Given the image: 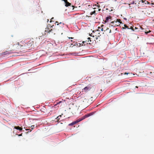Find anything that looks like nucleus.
<instances>
[{
	"label": "nucleus",
	"mask_w": 154,
	"mask_h": 154,
	"mask_svg": "<svg viewBox=\"0 0 154 154\" xmlns=\"http://www.w3.org/2000/svg\"><path fill=\"white\" fill-rule=\"evenodd\" d=\"M23 46V45H20L18 43H17L11 45V50L12 51H13L14 50H17L19 49H22V48Z\"/></svg>",
	"instance_id": "1"
},
{
	"label": "nucleus",
	"mask_w": 154,
	"mask_h": 154,
	"mask_svg": "<svg viewBox=\"0 0 154 154\" xmlns=\"http://www.w3.org/2000/svg\"><path fill=\"white\" fill-rule=\"evenodd\" d=\"M54 25L51 26L50 24H48L47 25V27L46 28L45 31L49 33H52L55 34V30L52 28H53V27Z\"/></svg>",
	"instance_id": "2"
},
{
	"label": "nucleus",
	"mask_w": 154,
	"mask_h": 154,
	"mask_svg": "<svg viewBox=\"0 0 154 154\" xmlns=\"http://www.w3.org/2000/svg\"><path fill=\"white\" fill-rule=\"evenodd\" d=\"M34 44V42L33 39L30 40L27 43H25L23 45L22 49H24L27 48H29Z\"/></svg>",
	"instance_id": "3"
},
{
	"label": "nucleus",
	"mask_w": 154,
	"mask_h": 154,
	"mask_svg": "<svg viewBox=\"0 0 154 154\" xmlns=\"http://www.w3.org/2000/svg\"><path fill=\"white\" fill-rule=\"evenodd\" d=\"M93 88H94V86H93L91 84H89L87 86L85 87L82 89V94H84V92L86 93L91 90V89Z\"/></svg>",
	"instance_id": "4"
},
{
	"label": "nucleus",
	"mask_w": 154,
	"mask_h": 154,
	"mask_svg": "<svg viewBox=\"0 0 154 154\" xmlns=\"http://www.w3.org/2000/svg\"><path fill=\"white\" fill-rule=\"evenodd\" d=\"M121 21V20L119 19H117L116 20L111 22V23L112 24V26H118L120 25V24L122 23V22Z\"/></svg>",
	"instance_id": "5"
},
{
	"label": "nucleus",
	"mask_w": 154,
	"mask_h": 154,
	"mask_svg": "<svg viewBox=\"0 0 154 154\" xmlns=\"http://www.w3.org/2000/svg\"><path fill=\"white\" fill-rule=\"evenodd\" d=\"M82 120V119L81 118H80L79 119H77L76 121H74V122H72V123L69 124V126H72L73 125H74L77 124V123L81 121Z\"/></svg>",
	"instance_id": "6"
},
{
	"label": "nucleus",
	"mask_w": 154,
	"mask_h": 154,
	"mask_svg": "<svg viewBox=\"0 0 154 154\" xmlns=\"http://www.w3.org/2000/svg\"><path fill=\"white\" fill-rule=\"evenodd\" d=\"M95 112H91L87 115H85L84 116L82 117L81 118L82 119V120L86 118H87L88 117L90 116H92L93 114H94L95 113Z\"/></svg>",
	"instance_id": "7"
},
{
	"label": "nucleus",
	"mask_w": 154,
	"mask_h": 154,
	"mask_svg": "<svg viewBox=\"0 0 154 154\" xmlns=\"http://www.w3.org/2000/svg\"><path fill=\"white\" fill-rule=\"evenodd\" d=\"M81 101L83 105H88V101L87 99L85 98H82L81 99Z\"/></svg>",
	"instance_id": "8"
},
{
	"label": "nucleus",
	"mask_w": 154,
	"mask_h": 154,
	"mask_svg": "<svg viewBox=\"0 0 154 154\" xmlns=\"http://www.w3.org/2000/svg\"><path fill=\"white\" fill-rule=\"evenodd\" d=\"M97 4L98 5L97 6L98 7V8L99 7H103L104 8L105 7V5L104 4L103 2H97Z\"/></svg>",
	"instance_id": "9"
},
{
	"label": "nucleus",
	"mask_w": 154,
	"mask_h": 154,
	"mask_svg": "<svg viewBox=\"0 0 154 154\" xmlns=\"http://www.w3.org/2000/svg\"><path fill=\"white\" fill-rule=\"evenodd\" d=\"M88 42H89V41H87V40H86L85 41H83L82 42V44H79L80 45L79 46H81V45H82V46H83V45L84 46L86 44H91V42L88 43Z\"/></svg>",
	"instance_id": "10"
},
{
	"label": "nucleus",
	"mask_w": 154,
	"mask_h": 154,
	"mask_svg": "<svg viewBox=\"0 0 154 154\" xmlns=\"http://www.w3.org/2000/svg\"><path fill=\"white\" fill-rule=\"evenodd\" d=\"M12 50H9L8 51H6L5 52H3L2 53V55H5L6 54H10L13 53V52H11Z\"/></svg>",
	"instance_id": "11"
},
{
	"label": "nucleus",
	"mask_w": 154,
	"mask_h": 154,
	"mask_svg": "<svg viewBox=\"0 0 154 154\" xmlns=\"http://www.w3.org/2000/svg\"><path fill=\"white\" fill-rule=\"evenodd\" d=\"M104 26V25H102L100 26H98V29L97 30V31H103L104 30L103 29V27Z\"/></svg>",
	"instance_id": "12"
},
{
	"label": "nucleus",
	"mask_w": 154,
	"mask_h": 154,
	"mask_svg": "<svg viewBox=\"0 0 154 154\" xmlns=\"http://www.w3.org/2000/svg\"><path fill=\"white\" fill-rule=\"evenodd\" d=\"M135 29L136 30V31H142L141 30L143 29L140 26H139V27H135Z\"/></svg>",
	"instance_id": "13"
},
{
	"label": "nucleus",
	"mask_w": 154,
	"mask_h": 154,
	"mask_svg": "<svg viewBox=\"0 0 154 154\" xmlns=\"http://www.w3.org/2000/svg\"><path fill=\"white\" fill-rule=\"evenodd\" d=\"M56 23H57V26H58L59 25H60V27L61 28H62L63 26L64 23H63L61 22L59 23L57 21H56V22L55 23V24H56Z\"/></svg>",
	"instance_id": "14"
},
{
	"label": "nucleus",
	"mask_w": 154,
	"mask_h": 154,
	"mask_svg": "<svg viewBox=\"0 0 154 154\" xmlns=\"http://www.w3.org/2000/svg\"><path fill=\"white\" fill-rule=\"evenodd\" d=\"M112 18V17L111 16H109L106 17V20L105 21V22L106 23L108 22L109 21V20L111 19Z\"/></svg>",
	"instance_id": "15"
},
{
	"label": "nucleus",
	"mask_w": 154,
	"mask_h": 154,
	"mask_svg": "<svg viewBox=\"0 0 154 154\" xmlns=\"http://www.w3.org/2000/svg\"><path fill=\"white\" fill-rule=\"evenodd\" d=\"M64 3L65 4V6L66 7L69 6L71 5V4L68 2V1H64Z\"/></svg>",
	"instance_id": "16"
},
{
	"label": "nucleus",
	"mask_w": 154,
	"mask_h": 154,
	"mask_svg": "<svg viewBox=\"0 0 154 154\" xmlns=\"http://www.w3.org/2000/svg\"><path fill=\"white\" fill-rule=\"evenodd\" d=\"M14 128L17 130H18L20 131H22L23 129L22 128L19 127V126H15Z\"/></svg>",
	"instance_id": "17"
},
{
	"label": "nucleus",
	"mask_w": 154,
	"mask_h": 154,
	"mask_svg": "<svg viewBox=\"0 0 154 154\" xmlns=\"http://www.w3.org/2000/svg\"><path fill=\"white\" fill-rule=\"evenodd\" d=\"M141 2L143 3H145V4H146V3H147L148 4H149V2L148 1H140L139 2Z\"/></svg>",
	"instance_id": "18"
},
{
	"label": "nucleus",
	"mask_w": 154,
	"mask_h": 154,
	"mask_svg": "<svg viewBox=\"0 0 154 154\" xmlns=\"http://www.w3.org/2000/svg\"><path fill=\"white\" fill-rule=\"evenodd\" d=\"M103 31L106 33V32H107V30H109V28L106 27H103Z\"/></svg>",
	"instance_id": "19"
},
{
	"label": "nucleus",
	"mask_w": 154,
	"mask_h": 154,
	"mask_svg": "<svg viewBox=\"0 0 154 154\" xmlns=\"http://www.w3.org/2000/svg\"><path fill=\"white\" fill-rule=\"evenodd\" d=\"M61 117V115H60L57 117V118H56V119L57 120V122H59V120L60 119Z\"/></svg>",
	"instance_id": "20"
},
{
	"label": "nucleus",
	"mask_w": 154,
	"mask_h": 154,
	"mask_svg": "<svg viewBox=\"0 0 154 154\" xmlns=\"http://www.w3.org/2000/svg\"><path fill=\"white\" fill-rule=\"evenodd\" d=\"M111 32V30L109 29V30H107V32H106V34H109Z\"/></svg>",
	"instance_id": "21"
},
{
	"label": "nucleus",
	"mask_w": 154,
	"mask_h": 154,
	"mask_svg": "<svg viewBox=\"0 0 154 154\" xmlns=\"http://www.w3.org/2000/svg\"><path fill=\"white\" fill-rule=\"evenodd\" d=\"M93 14H94L95 15L96 14V11L95 10H94L93 11L91 12L90 13L91 15H92Z\"/></svg>",
	"instance_id": "22"
},
{
	"label": "nucleus",
	"mask_w": 154,
	"mask_h": 154,
	"mask_svg": "<svg viewBox=\"0 0 154 154\" xmlns=\"http://www.w3.org/2000/svg\"><path fill=\"white\" fill-rule=\"evenodd\" d=\"M151 31L150 30H149V31H145V33L146 34H147L148 33H149V32H151Z\"/></svg>",
	"instance_id": "23"
},
{
	"label": "nucleus",
	"mask_w": 154,
	"mask_h": 154,
	"mask_svg": "<svg viewBox=\"0 0 154 154\" xmlns=\"http://www.w3.org/2000/svg\"><path fill=\"white\" fill-rule=\"evenodd\" d=\"M124 26L125 28H127L128 29H129V28L128 26H127L125 24Z\"/></svg>",
	"instance_id": "24"
},
{
	"label": "nucleus",
	"mask_w": 154,
	"mask_h": 154,
	"mask_svg": "<svg viewBox=\"0 0 154 154\" xmlns=\"http://www.w3.org/2000/svg\"><path fill=\"white\" fill-rule=\"evenodd\" d=\"M88 41H89V40L90 42H91V38H90V37L88 38Z\"/></svg>",
	"instance_id": "25"
},
{
	"label": "nucleus",
	"mask_w": 154,
	"mask_h": 154,
	"mask_svg": "<svg viewBox=\"0 0 154 154\" xmlns=\"http://www.w3.org/2000/svg\"><path fill=\"white\" fill-rule=\"evenodd\" d=\"M130 29H132L133 31H134V28L132 26H131L130 27Z\"/></svg>",
	"instance_id": "26"
},
{
	"label": "nucleus",
	"mask_w": 154,
	"mask_h": 154,
	"mask_svg": "<svg viewBox=\"0 0 154 154\" xmlns=\"http://www.w3.org/2000/svg\"><path fill=\"white\" fill-rule=\"evenodd\" d=\"M134 1H132V2L131 3V4H134Z\"/></svg>",
	"instance_id": "27"
},
{
	"label": "nucleus",
	"mask_w": 154,
	"mask_h": 154,
	"mask_svg": "<svg viewBox=\"0 0 154 154\" xmlns=\"http://www.w3.org/2000/svg\"><path fill=\"white\" fill-rule=\"evenodd\" d=\"M152 73H154V71H153V72H150V74H151Z\"/></svg>",
	"instance_id": "28"
},
{
	"label": "nucleus",
	"mask_w": 154,
	"mask_h": 154,
	"mask_svg": "<svg viewBox=\"0 0 154 154\" xmlns=\"http://www.w3.org/2000/svg\"><path fill=\"white\" fill-rule=\"evenodd\" d=\"M129 73H126V72H125L124 73V75H126V74H128Z\"/></svg>",
	"instance_id": "29"
},
{
	"label": "nucleus",
	"mask_w": 154,
	"mask_h": 154,
	"mask_svg": "<svg viewBox=\"0 0 154 154\" xmlns=\"http://www.w3.org/2000/svg\"><path fill=\"white\" fill-rule=\"evenodd\" d=\"M22 134H20L19 135V136H21L22 135Z\"/></svg>",
	"instance_id": "30"
},
{
	"label": "nucleus",
	"mask_w": 154,
	"mask_h": 154,
	"mask_svg": "<svg viewBox=\"0 0 154 154\" xmlns=\"http://www.w3.org/2000/svg\"><path fill=\"white\" fill-rule=\"evenodd\" d=\"M69 38L73 39V38H72V37H71V38L69 37Z\"/></svg>",
	"instance_id": "31"
},
{
	"label": "nucleus",
	"mask_w": 154,
	"mask_h": 154,
	"mask_svg": "<svg viewBox=\"0 0 154 154\" xmlns=\"http://www.w3.org/2000/svg\"><path fill=\"white\" fill-rule=\"evenodd\" d=\"M31 127H32V129H33V127H34V126L33 125V126H31Z\"/></svg>",
	"instance_id": "32"
},
{
	"label": "nucleus",
	"mask_w": 154,
	"mask_h": 154,
	"mask_svg": "<svg viewBox=\"0 0 154 154\" xmlns=\"http://www.w3.org/2000/svg\"><path fill=\"white\" fill-rule=\"evenodd\" d=\"M31 127H32V129H33V127H34V126L33 125V126H31Z\"/></svg>",
	"instance_id": "33"
},
{
	"label": "nucleus",
	"mask_w": 154,
	"mask_h": 154,
	"mask_svg": "<svg viewBox=\"0 0 154 154\" xmlns=\"http://www.w3.org/2000/svg\"><path fill=\"white\" fill-rule=\"evenodd\" d=\"M54 19V18H53V17L52 18H51V20L52 19Z\"/></svg>",
	"instance_id": "34"
},
{
	"label": "nucleus",
	"mask_w": 154,
	"mask_h": 154,
	"mask_svg": "<svg viewBox=\"0 0 154 154\" xmlns=\"http://www.w3.org/2000/svg\"><path fill=\"white\" fill-rule=\"evenodd\" d=\"M97 39V37H96V39Z\"/></svg>",
	"instance_id": "35"
},
{
	"label": "nucleus",
	"mask_w": 154,
	"mask_h": 154,
	"mask_svg": "<svg viewBox=\"0 0 154 154\" xmlns=\"http://www.w3.org/2000/svg\"><path fill=\"white\" fill-rule=\"evenodd\" d=\"M151 4H154V3H151Z\"/></svg>",
	"instance_id": "36"
},
{
	"label": "nucleus",
	"mask_w": 154,
	"mask_h": 154,
	"mask_svg": "<svg viewBox=\"0 0 154 154\" xmlns=\"http://www.w3.org/2000/svg\"><path fill=\"white\" fill-rule=\"evenodd\" d=\"M136 87L137 88H138V87L137 86H136Z\"/></svg>",
	"instance_id": "37"
},
{
	"label": "nucleus",
	"mask_w": 154,
	"mask_h": 154,
	"mask_svg": "<svg viewBox=\"0 0 154 154\" xmlns=\"http://www.w3.org/2000/svg\"><path fill=\"white\" fill-rule=\"evenodd\" d=\"M100 9H99V11H100Z\"/></svg>",
	"instance_id": "38"
}]
</instances>
